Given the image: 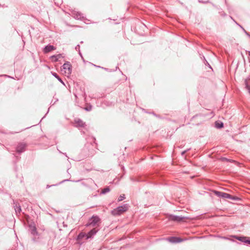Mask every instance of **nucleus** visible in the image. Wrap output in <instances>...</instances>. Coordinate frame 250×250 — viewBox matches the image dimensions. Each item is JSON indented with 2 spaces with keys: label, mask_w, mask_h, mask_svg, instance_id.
<instances>
[{
  "label": "nucleus",
  "mask_w": 250,
  "mask_h": 250,
  "mask_svg": "<svg viewBox=\"0 0 250 250\" xmlns=\"http://www.w3.org/2000/svg\"><path fill=\"white\" fill-rule=\"evenodd\" d=\"M215 126L218 128H220L223 127V124L222 123H215Z\"/></svg>",
  "instance_id": "a211bd4d"
},
{
  "label": "nucleus",
  "mask_w": 250,
  "mask_h": 250,
  "mask_svg": "<svg viewBox=\"0 0 250 250\" xmlns=\"http://www.w3.org/2000/svg\"><path fill=\"white\" fill-rule=\"evenodd\" d=\"M27 146V144L24 142L18 143L17 146L15 147V151L18 154H21L26 150V148Z\"/></svg>",
  "instance_id": "f03ea898"
},
{
  "label": "nucleus",
  "mask_w": 250,
  "mask_h": 250,
  "mask_svg": "<svg viewBox=\"0 0 250 250\" xmlns=\"http://www.w3.org/2000/svg\"><path fill=\"white\" fill-rule=\"evenodd\" d=\"M125 198V195L122 194L121 195L118 199V201L120 202L123 201Z\"/></svg>",
  "instance_id": "aec40b11"
},
{
  "label": "nucleus",
  "mask_w": 250,
  "mask_h": 250,
  "mask_svg": "<svg viewBox=\"0 0 250 250\" xmlns=\"http://www.w3.org/2000/svg\"><path fill=\"white\" fill-rule=\"evenodd\" d=\"M249 55L250 56V51H249Z\"/></svg>",
  "instance_id": "cd10ccee"
},
{
  "label": "nucleus",
  "mask_w": 250,
  "mask_h": 250,
  "mask_svg": "<svg viewBox=\"0 0 250 250\" xmlns=\"http://www.w3.org/2000/svg\"><path fill=\"white\" fill-rule=\"evenodd\" d=\"M84 237H85L86 238V234L83 232H81L78 235L77 239L78 240H81Z\"/></svg>",
  "instance_id": "4468645a"
},
{
  "label": "nucleus",
  "mask_w": 250,
  "mask_h": 250,
  "mask_svg": "<svg viewBox=\"0 0 250 250\" xmlns=\"http://www.w3.org/2000/svg\"><path fill=\"white\" fill-rule=\"evenodd\" d=\"M91 109V108H86V110H87V111H89Z\"/></svg>",
  "instance_id": "bb28decb"
},
{
  "label": "nucleus",
  "mask_w": 250,
  "mask_h": 250,
  "mask_svg": "<svg viewBox=\"0 0 250 250\" xmlns=\"http://www.w3.org/2000/svg\"><path fill=\"white\" fill-rule=\"evenodd\" d=\"M186 217H183L182 216H177L174 215H170L169 217V219L175 222H180L185 221Z\"/></svg>",
  "instance_id": "423d86ee"
},
{
  "label": "nucleus",
  "mask_w": 250,
  "mask_h": 250,
  "mask_svg": "<svg viewBox=\"0 0 250 250\" xmlns=\"http://www.w3.org/2000/svg\"><path fill=\"white\" fill-rule=\"evenodd\" d=\"M98 230L96 229L95 228L93 229L86 234V239L91 238L97 232Z\"/></svg>",
  "instance_id": "9d476101"
},
{
  "label": "nucleus",
  "mask_w": 250,
  "mask_h": 250,
  "mask_svg": "<svg viewBox=\"0 0 250 250\" xmlns=\"http://www.w3.org/2000/svg\"><path fill=\"white\" fill-rule=\"evenodd\" d=\"M62 57V54H58L51 56V59L53 61L57 62Z\"/></svg>",
  "instance_id": "ddd939ff"
},
{
  "label": "nucleus",
  "mask_w": 250,
  "mask_h": 250,
  "mask_svg": "<svg viewBox=\"0 0 250 250\" xmlns=\"http://www.w3.org/2000/svg\"><path fill=\"white\" fill-rule=\"evenodd\" d=\"M74 123L75 124L76 127H84L85 123L81 119L79 118H76L74 120Z\"/></svg>",
  "instance_id": "6e6552de"
},
{
  "label": "nucleus",
  "mask_w": 250,
  "mask_h": 250,
  "mask_svg": "<svg viewBox=\"0 0 250 250\" xmlns=\"http://www.w3.org/2000/svg\"><path fill=\"white\" fill-rule=\"evenodd\" d=\"M74 17L77 19H80L82 18V15L81 13L77 12Z\"/></svg>",
  "instance_id": "6ab92c4d"
},
{
  "label": "nucleus",
  "mask_w": 250,
  "mask_h": 250,
  "mask_svg": "<svg viewBox=\"0 0 250 250\" xmlns=\"http://www.w3.org/2000/svg\"><path fill=\"white\" fill-rule=\"evenodd\" d=\"M246 244H249L250 245V237H248V239H247Z\"/></svg>",
  "instance_id": "5701e85b"
},
{
  "label": "nucleus",
  "mask_w": 250,
  "mask_h": 250,
  "mask_svg": "<svg viewBox=\"0 0 250 250\" xmlns=\"http://www.w3.org/2000/svg\"><path fill=\"white\" fill-rule=\"evenodd\" d=\"M15 210L17 213V212L20 213L21 210V206L16 205V206H15Z\"/></svg>",
  "instance_id": "f3484780"
},
{
  "label": "nucleus",
  "mask_w": 250,
  "mask_h": 250,
  "mask_svg": "<svg viewBox=\"0 0 250 250\" xmlns=\"http://www.w3.org/2000/svg\"><path fill=\"white\" fill-rule=\"evenodd\" d=\"M235 238L240 241H241L242 242H244V243H247V239H248V237H245V236H236L235 237Z\"/></svg>",
  "instance_id": "f8f14e48"
},
{
  "label": "nucleus",
  "mask_w": 250,
  "mask_h": 250,
  "mask_svg": "<svg viewBox=\"0 0 250 250\" xmlns=\"http://www.w3.org/2000/svg\"><path fill=\"white\" fill-rule=\"evenodd\" d=\"M235 22L236 23V24H237V25H239L241 28H242L243 29V31H244V32L245 33V34H246L248 36H249V37H250V33H249V32H247V31L245 30V29H244V28H243V27H242L240 24H239L238 23H237L236 21H235Z\"/></svg>",
  "instance_id": "412c9836"
},
{
  "label": "nucleus",
  "mask_w": 250,
  "mask_h": 250,
  "mask_svg": "<svg viewBox=\"0 0 250 250\" xmlns=\"http://www.w3.org/2000/svg\"><path fill=\"white\" fill-rule=\"evenodd\" d=\"M249 93H250V90L249 91Z\"/></svg>",
  "instance_id": "c756f323"
},
{
  "label": "nucleus",
  "mask_w": 250,
  "mask_h": 250,
  "mask_svg": "<svg viewBox=\"0 0 250 250\" xmlns=\"http://www.w3.org/2000/svg\"><path fill=\"white\" fill-rule=\"evenodd\" d=\"M110 190V189L109 188L106 187V188H104L102 190L101 193L104 194H105V193L109 192Z\"/></svg>",
  "instance_id": "dca6fc26"
},
{
  "label": "nucleus",
  "mask_w": 250,
  "mask_h": 250,
  "mask_svg": "<svg viewBox=\"0 0 250 250\" xmlns=\"http://www.w3.org/2000/svg\"><path fill=\"white\" fill-rule=\"evenodd\" d=\"M56 49V47L52 45H47L43 48V51L44 53H48L52 50Z\"/></svg>",
  "instance_id": "1a4fd4ad"
},
{
  "label": "nucleus",
  "mask_w": 250,
  "mask_h": 250,
  "mask_svg": "<svg viewBox=\"0 0 250 250\" xmlns=\"http://www.w3.org/2000/svg\"><path fill=\"white\" fill-rule=\"evenodd\" d=\"M128 209V206L127 204L117 207L111 211V214L114 216H117L122 214L124 212L126 211Z\"/></svg>",
  "instance_id": "f257e3e1"
},
{
  "label": "nucleus",
  "mask_w": 250,
  "mask_h": 250,
  "mask_svg": "<svg viewBox=\"0 0 250 250\" xmlns=\"http://www.w3.org/2000/svg\"><path fill=\"white\" fill-rule=\"evenodd\" d=\"M169 242L171 243H179L182 241V240L179 237H171L168 238Z\"/></svg>",
  "instance_id": "9b49d317"
},
{
  "label": "nucleus",
  "mask_w": 250,
  "mask_h": 250,
  "mask_svg": "<svg viewBox=\"0 0 250 250\" xmlns=\"http://www.w3.org/2000/svg\"><path fill=\"white\" fill-rule=\"evenodd\" d=\"M79 48H80V46H79V45H78L75 47V49H76V50H77V49H79Z\"/></svg>",
  "instance_id": "393cba45"
},
{
  "label": "nucleus",
  "mask_w": 250,
  "mask_h": 250,
  "mask_svg": "<svg viewBox=\"0 0 250 250\" xmlns=\"http://www.w3.org/2000/svg\"><path fill=\"white\" fill-rule=\"evenodd\" d=\"M50 187V186H48V185H47V188H49V187Z\"/></svg>",
  "instance_id": "c85d7f7f"
},
{
  "label": "nucleus",
  "mask_w": 250,
  "mask_h": 250,
  "mask_svg": "<svg viewBox=\"0 0 250 250\" xmlns=\"http://www.w3.org/2000/svg\"><path fill=\"white\" fill-rule=\"evenodd\" d=\"M29 227L30 233L34 237L32 239L33 241L35 242H37V239H36V236H38V232L37 230L36 227L34 225H30Z\"/></svg>",
  "instance_id": "7ed1b4c3"
},
{
  "label": "nucleus",
  "mask_w": 250,
  "mask_h": 250,
  "mask_svg": "<svg viewBox=\"0 0 250 250\" xmlns=\"http://www.w3.org/2000/svg\"><path fill=\"white\" fill-rule=\"evenodd\" d=\"M91 109V108H86V110H87V111H89Z\"/></svg>",
  "instance_id": "a878e982"
},
{
  "label": "nucleus",
  "mask_w": 250,
  "mask_h": 250,
  "mask_svg": "<svg viewBox=\"0 0 250 250\" xmlns=\"http://www.w3.org/2000/svg\"><path fill=\"white\" fill-rule=\"evenodd\" d=\"M214 193L215 195L218 197H222L224 199H232L233 198L232 196L228 193H225L223 192L218 191H214Z\"/></svg>",
  "instance_id": "39448f33"
},
{
  "label": "nucleus",
  "mask_w": 250,
  "mask_h": 250,
  "mask_svg": "<svg viewBox=\"0 0 250 250\" xmlns=\"http://www.w3.org/2000/svg\"><path fill=\"white\" fill-rule=\"evenodd\" d=\"M52 75L56 78H57L63 84H64L63 82L62 81L61 78L58 76V75L57 73H52Z\"/></svg>",
  "instance_id": "2eb2a0df"
},
{
  "label": "nucleus",
  "mask_w": 250,
  "mask_h": 250,
  "mask_svg": "<svg viewBox=\"0 0 250 250\" xmlns=\"http://www.w3.org/2000/svg\"><path fill=\"white\" fill-rule=\"evenodd\" d=\"M100 218L97 216H93L88 221L87 226L95 227L96 226L97 223L100 221Z\"/></svg>",
  "instance_id": "20e7f679"
},
{
  "label": "nucleus",
  "mask_w": 250,
  "mask_h": 250,
  "mask_svg": "<svg viewBox=\"0 0 250 250\" xmlns=\"http://www.w3.org/2000/svg\"><path fill=\"white\" fill-rule=\"evenodd\" d=\"M189 149L185 150L181 153L182 155H184Z\"/></svg>",
  "instance_id": "b1692460"
},
{
  "label": "nucleus",
  "mask_w": 250,
  "mask_h": 250,
  "mask_svg": "<svg viewBox=\"0 0 250 250\" xmlns=\"http://www.w3.org/2000/svg\"><path fill=\"white\" fill-rule=\"evenodd\" d=\"M245 83H246V87L249 90V91H250V86L248 84L247 81H245Z\"/></svg>",
  "instance_id": "4be33fe9"
},
{
  "label": "nucleus",
  "mask_w": 250,
  "mask_h": 250,
  "mask_svg": "<svg viewBox=\"0 0 250 250\" xmlns=\"http://www.w3.org/2000/svg\"><path fill=\"white\" fill-rule=\"evenodd\" d=\"M63 69L64 70L65 73L70 74L71 73V65L68 62H65L62 65Z\"/></svg>",
  "instance_id": "0eeeda50"
}]
</instances>
